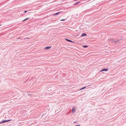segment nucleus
<instances>
[{
    "label": "nucleus",
    "mask_w": 126,
    "mask_h": 126,
    "mask_svg": "<svg viewBox=\"0 0 126 126\" xmlns=\"http://www.w3.org/2000/svg\"><path fill=\"white\" fill-rule=\"evenodd\" d=\"M108 69H109L108 68L103 69L101 70V72L102 71H107Z\"/></svg>",
    "instance_id": "obj_1"
},
{
    "label": "nucleus",
    "mask_w": 126,
    "mask_h": 126,
    "mask_svg": "<svg viewBox=\"0 0 126 126\" xmlns=\"http://www.w3.org/2000/svg\"><path fill=\"white\" fill-rule=\"evenodd\" d=\"M60 13H61V12H59L53 14V15L54 16L57 15H58V14H60Z\"/></svg>",
    "instance_id": "obj_2"
},
{
    "label": "nucleus",
    "mask_w": 126,
    "mask_h": 126,
    "mask_svg": "<svg viewBox=\"0 0 126 126\" xmlns=\"http://www.w3.org/2000/svg\"><path fill=\"white\" fill-rule=\"evenodd\" d=\"M76 110V109L74 107H73L72 109V112H74Z\"/></svg>",
    "instance_id": "obj_3"
},
{
    "label": "nucleus",
    "mask_w": 126,
    "mask_h": 126,
    "mask_svg": "<svg viewBox=\"0 0 126 126\" xmlns=\"http://www.w3.org/2000/svg\"><path fill=\"white\" fill-rule=\"evenodd\" d=\"M87 35V34L85 33H82L81 35V37H83L86 36Z\"/></svg>",
    "instance_id": "obj_4"
},
{
    "label": "nucleus",
    "mask_w": 126,
    "mask_h": 126,
    "mask_svg": "<svg viewBox=\"0 0 126 126\" xmlns=\"http://www.w3.org/2000/svg\"><path fill=\"white\" fill-rule=\"evenodd\" d=\"M51 47V46H48V47H45V49H50Z\"/></svg>",
    "instance_id": "obj_5"
},
{
    "label": "nucleus",
    "mask_w": 126,
    "mask_h": 126,
    "mask_svg": "<svg viewBox=\"0 0 126 126\" xmlns=\"http://www.w3.org/2000/svg\"><path fill=\"white\" fill-rule=\"evenodd\" d=\"M65 39L67 41H68V42H73V43L74 42L72 41V40H70L68 39Z\"/></svg>",
    "instance_id": "obj_6"
},
{
    "label": "nucleus",
    "mask_w": 126,
    "mask_h": 126,
    "mask_svg": "<svg viewBox=\"0 0 126 126\" xmlns=\"http://www.w3.org/2000/svg\"><path fill=\"white\" fill-rule=\"evenodd\" d=\"M5 122H6V120H3L0 122V124H1Z\"/></svg>",
    "instance_id": "obj_7"
},
{
    "label": "nucleus",
    "mask_w": 126,
    "mask_h": 126,
    "mask_svg": "<svg viewBox=\"0 0 126 126\" xmlns=\"http://www.w3.org/2000/svg\"><path fill=\"white\" fill-rule=\"evenodd\" d=\"M86 87H82V88H81L79 90H83V89L85 88H86Z\"/></svg>",
    "instance_id": "obj_8"
},
{
    "label": "nucleus",
    "mask_w": 126,
    "mask_h": 126,
    "mask_svg": "<svg viewBox=\"0 0 126 126\" xmlns=\"http://www.w3.org/2000/svg\"><path fill=\"white\" fill-rule=\"evenodd\" d=\"M80 3V1H78V2H77L76 3H75L74 4V5H77V4H78L79 3Z\"/></svg>",
    "instance_id": "obj_9"
},
{
    "label": "nucleus",
    "mask_w": 126,
    "mask_h": 126,
    "mask_svg": "<svg viewBox=\"0 0 126 126\" xmlns=\"http://www.w3.org/2000/svg\"><path fill=\"white\" fill-rule=\"evenodd\" d=\"M110 41H111V42H114V41H114L113 39H110Z\"/></svg>",
    "instance_id": "obj_10"
},
{
    "label": "nucleus",
    "mask_w": 126,
    "mask_h": 126,
    "mask_svg": "<svg viewBox=\"0 0 126 126\" xmlns=\"http://www.w3.org/2000/svg\"><path fill=\"white\" fill-rule=\"evenodd\" d=\"M83 47L84 48H86L88 47V46L87 45H83Z\"/></svg>",
    "instance_id": "obj_11"
},
{
    "label": "nucleus",
    "mask_w": 126,
    "mask_h": 126,
    "mask_svg": "<svg viewBox=\"0 0 126 126\" xmlns=\"http://www.w3.org/2000/svg\"><path fill=\"white\" fill-rule=\"evenodd\" d=\"M11 120V119H10V120H6V122H9V121H10Z\"/></svg>",
    "instance_id": "obj_12"
},
{
    "label": "nucleus",
    "mask_w": 126,
    "mask_h": 126,
    "mask_svg": "<svg viewBox=\"0 0 126 126\" xmlns=\"http://www.w3.org/2000/svg\"><path fill=\"white\" fill-rule=\"evenodd\" d=\"M119 41V40H116V41H114V42H118V41Z\"/></svg>",
    "instance_id": "obj_13"
},
{
    "label": "nucleus",
    "mask_w": 126,
    "mask_h": 126,
    "mask_svg": "<svg viewBox=\"0 0 126 126\" xmlns=\"http://www.w3.org/2000/svg\"><path fill=\"white\" fill-rule=\"evenodd\" d=\"M65 20V19H62L61 20H60L61 21H64V20Z\"/></svg>",
    "instance_id": "obj_14"
},
{
    "label": "nucleus",
    "mask_w": 126,
    "mask_h": 126,
    "mask_svg": "<svg viewBox=\"0 0 126 126\" xmlns=\"http://www.w3.org/2000/svg\"><path fill=\"white\" fill-rule=\"evenodd\" d=\"M27 95L29 96H31L32 95L31 94H28Z\"/></svg>",
    "instance_id": "obj_15"
},
{
    "label": "nucleus",
    "mask_w": 126,
    "mask_h": 126,
    "mask_svg": "<svg viewBox=\"0 0 126 126\" xmlns=\"http://www.w3.org/2000/svg\"><path fill=\"white\" fill-rule=\"evenodd\" d=\"M27 11H24V13H26Z\"/></svg>",
    "instance_id": "obj_16"
},
{
    "label": "nucleus",
    "mask_w": 126,
    "mask_h": 126,
    "mask_svg": "<svg viewBox=\"0 0 126 126\" xmlns=\"http://www.w3.org/2000/svg\"><path fill=\"white\" fill-rule=\"evenodd\" d=\"M80 125H75V126H80Z\"/></svg>",
    "instance_id": "obj_17"
},
{
    "label": "nucleus",
    "mask_w": 126,
    "mask_h": 126,
    "mask_svg": "<svg viewBox=\"0 0 126 126\" xmlns=\"http://www.w3.org/2000/svg\"><path fill=\"white\" fill-rule=\"evenodd\" d=\"M29 19V18H26L25 19H26V20H28V19Z\"/></svg>",
    "instance_id": "obj_18"
},
{
    "label": "nucleus",
    "mask_w": 126,
    "mask_h": 126,
    "mask_svg": "<svg viewBox=\"0 0 126 126\" xmlns=\"http://www.w3.org/2000/svg\"><path fill=\"white\" fill-rule=\"evenodd\" d=\"M26 19H24V20H23L22 21V22H24V21H26Z\"/></svg>",
    "instance_id": "obj_19"
},
{
    "label": "nucleus",
    "mask_w": 126,
    "mask_h": 126,
    "mask_svg": "<svg viewBox=\"0 0 126 126\" xmlns=\"http://www.w3.org/2000/svg\"><path fill=\"white\" fill-rule=\"evenodd\" d=\"M77 121H75V122H74V123H77Z\"/></svg>",
    "instance_id": "obj_20"
},
{
    "label": "nucleus",
    "mask_w": 126,
    "mask_h": 126,
    "mask_svg": "<svg viewBox=\"0 0 126 126\" xmlns=\"http://www.w3.org/2000/svg\"><path fill=\"white\" fill-rule=\"evenodd\" d=\"M19 38H17V39H19Z\"/></svg>",
    "instance_id": "obj_21"
},
{
    "label": "nucleus",
    "mask_w": 126,
    "mask_h": 126,
    "mask_svg": "<svg viewBox=\"0 0 126 126\" xmlns=\"http://www.w3.org/2000/svg\"><path fill=\"white\" fill-rule=\"evenodd\" d=\"M1 25H0V26H1Z\"/></svg>",
    "instance_id": "obj_22"
}]
</instances>
